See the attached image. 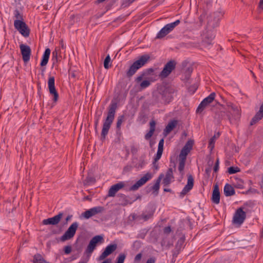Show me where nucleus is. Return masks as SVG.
Here are the masks:
<instances>
[{
    "label": "nucleus",
    "mask_w": 263,
    "mask_h": 263,
    "mask_svg": "<svg viewBox=\"0 0 263 263\" xmlns=\"http://www.w3.org/2000/svg\"><path fill=\"white\" fill-rule=\"evenodd\" d=\"M117 190L115 189L114 185H112L109 189L108 195V197H114L117 192Z\"/></svg>",
    "instance_id": "79ce46f5"
},
{
    "label": "nucleus",
    "mask_w": 263,
    "mask_h": 263,
    "mask_svg": "<svg viewBox=\"0 0 263 263\" xmlns=\"http://www.w3.org/2000/svg\"><path fill=\"white\" fill-rule=\"evenodd\" d=\"M164 175L162 173L160 174L158 178L156 179L155 184L151 187V190H154L153 194L155 196H157L158 194V191L160 188V183Z\"/></svg>",
    "instance_id": "cd10ccee"
},
{
    "label": "nucleus",
    "mask_w": 263,
    "mask_h": 263,
    "mask_svg": "<svg viewBox=\"0 0 263 263\" xmlns=\"http://www.w3.org/2000/svg\"><path fill=\"white\" fill-rule=\"evenodd\" d=\"M219 133H218L216 135H215L210 139L209 143V147H210L211 151L214 147V144L216 141V139L218 138L219 137Z\"/></svg>",
    "instance_id": "c9c22d12"
},
{
    "label": "nucleus",
    "mask_w": 263,
    "mask_h": 263,
    "mask_svg": "<svg viewBox=\"0 0 263 263\" xmlns=\"http://www.w3.org/2000/svg\"><path fill=\"white\" fill-rule=\"evenodd\" d=\"M150 59V56L148 54L141 55L138 60L134 62L126 72L127 78L132 77L137 71L144 66Z\"/></svg>",
    "instance_id": "20e7f679"
},
{
    "label": "nucleus",
    "mask_w": 263,
    "mask_h": 263,
    "mask_svg": "<svg viewBox=\"0 0 263 263\" xmlns=\"http://www.w3.org/2000/svg\"><path fill=\"white\" fill-rule=\"evenodd\" d=\"M79 240V239H78L77 240V241L76 242V244H75V248L76 249V250L78 252H82V250H83V242H82L81 243L79 244L78 243V241Z\"/></svg>",
    "instance_id": "09e8293b"
},
{
    "label": "nucleus",
    "mask_w": 263,
    "mask_h": 263,
    "mask_svg": "<svg viewBox=\"0 0 263 263\" xmlns=\"http://www.w3.org/2000/svg\"><path fill=\"white\" fill-rule=\"evenodd\" d=\"M85 181L87 184H91L96 181V179L92 176H87L86 178Z\"/></svg>",
    "instance_id": "864d4df0"
},
{
    "label": "nucleus",
    "mask_w": 263,
    "mask_h": 263,
    "mask_svg": "<svg viewBox=\"0 0 263 263\" xmlns=\"http://www.w3.org/2000/svg\"><path fill=\"white\" fill-rule=\"evenodd\" d=\"M177 62L175 60H172L167 62L164 66L162 70L158 74L161 79L166 78L176 68Z\"/></svg>",
    "instance_id": "6e6552de"
},
{
    "label": "nucleus",
    "mask_w": 263,
    "mask_h": 263,
    "mask_svg": "<svg viewBox=\"0 0 263 263\" xmlns=\"http://www.w3.org/2000/svg\"><path fill=\"white\" fill-rule=\"evenodd\" d=\"M180 20H177L176 21H175L174 22H173V23L166 24V26L167 28H168V29L170 30V31H171L172 30H173V29L176 26L180 24Z\"/></svg>",
    "instance_id": "58836bf2"
},
{
    "label": "nucleus",
    "mask_w": 263,
    "mask_h": 263,
    "mask_svg": "<svg viewBox=\"0 0 263 263\" xmlns=\"http://www.w3.org/2000/svg\"><path fill=\"white\" fill-rule=\"evenodd\" d=\"M48 86L50 95L53 96L52 100L56 103L59 98V94L55 87V80L53 76H50L48 81Z\"/></svg>",
    "instance_id": "ddd939ff"
},
{
    "label": "nucleus",
    "mask_w": 263,
    "mask_h": 263,
    "mask_svg": "<svg viewBox=\"0 0 263 263\" xmlns=\"http://www.w3.org/2000/svg\"><path fill=\"white\" fill-rule=\"evenodd\" d=\"M188 155H186V154L182 153V171H183L184 169V167L185 165V163L186 159V157Z\"/></svg>",
    "instance_id": "13d9d810"
},
{
    "label": "nucleus",
    "mask_w": 263,
    "mask_h": 263,
    "mask_svg": "<svg viewBox=\"0 0 263 263\" xmlns=\"http://www.w3.org/2000/svg\"><path fill=\"white\" fill-rule=\"evenodd\" d=\"M215 95V92H212L209 96L204 98L198 106L196 109V112L201 113L202 112L206 106L214 101Z\"/></svg>",
    "instance_id": "4468645a"
},
{
    "label": "nucleus",
    "mask_w": 263,
    "mask_h": 263,
    "mask_svg": "<svg viewBox=\"0 0 263 263\" xmlns=\"http://www.w3.org/2000/svg\"><path fill=\"white\" fill-rule=\"evenodd\" d=\"M187 181L186 184L182 190V196H184L188 193L193 187L194 184V179L192 175L188 174L187 175Z\"/></svg>",
    "instance_id": "a211bd4d"
},
{
    "label": "nucleus",
    "mask_w": 263,
    "mask_h": 263,
    "mask_svg": "<svg viewBox=\"0 0 263 263\" xmlns=\"http://www.w3.org/2000/svg\"><path fill=\"white\" fill-rule=\"evenodd\" d=\"M111 59L109 55H107L104 61V67L105 69H108L109 67L111 66V64L109 63H110Z\"/></svg>",
    "instance_id": "4c0bfd02"
},
{
    "label": "nucleus",
    "mask_w": 263,
    "mask_h": 263,
    "mask_svg": "<svg viewBox=\"0 0 263 263\" xmlns=\"http://www.w3.org/2000/svg\"><path fill=\"white\" fill-rule=\"evenodd\" d=\"M118 108L117 103L111 101L108 108L107 116L103 122L101 134V140H105L108 131L115 119L116 111Z\"/></svg>",
    "instance_id": "f03ea898"
},
{
    "label": "nucleus",
    "mask_w": 263,
    "mask_h": 263,
    "mask_svg": "<svg viewBox=\"0 0 263 263\" xmlns=\"http://www.w3.org/2000/svg\"><path fill=\"white\" fill-rule=\"evenodd\" d=\"M96 248V247L93 245L92 242L89 241V243L85 250V253L88 256L90 255Z\"/></svg>",
    "instance_id": "72a5a7b5"
},
{
    "label": "nucleus",
    "mask_w": 263,
    "mask_h": 263,
    "mask_svg": "<svg viewBox=\"0 0 263 263\" xmlns=\"http://www.w3.org/2000/svg\"><path fill=\"white\" fill-rule=\"evenodd\" d=\"M223 193L226 196L228 197L234 195L235 191L231 185L227 183L224 186Z\"/></svg>",
    "instance_id": "c756f323"
},
{
    "label": "nucleus",
    "mask_w": 263,
    "mask_h": 263,
    "mask_svg": "<svg viewBox=\"0 0 263 263\" xmlns=\"http://www.w3.org/2000/svg\"><path fill=\"white\" fill-rule=\"evenodd\" d=\"M145 162L144 159H140L139 162L136 164L135 167L138 168H142L145 165Z\"/></svg>",
    "instance_id": "de8ad7c7"
},
{
    "label": "nucleus",
    "mask_w": 263,
    "mask_h": 263,
    "mask_svg": "<svg viewBox=\"0 0 263 263\" xmlns=\"http://www.w3.org/2000/svg\"><path fill=\"white\" fill-rule=\"evenodd\" d=\"M60 51V50H57V49H55L52 52V60L53 61V64H54L55 62H58V51Z\"/></svg>",
    "instance_id": "a18cd8bd"
},
{
    "label": "nucleus",
    "mask_w": 263,
    "mask_h": 263,
    "mask_svg": "<svg viewBox=\"0 0 263 263\" xmlns=\"http://www.w3.org/2000/svg\"><path fill=\"white\" fill-rule=\"evenodd\" d=\"M104 241L103 237L102 235H96L94 236L91 240L90 242L92 243L96 247L99 243H102Z\"/></svg>",
    "instance_id": "473e14b6"
},
{
    "label": "nucleus",
    "mask_w": 263,
    "mask_h": 263,
    "mask_svg": "<svg viewBox=\"0 0 263 263\" xmlns=\"http://www.w3.org/2000/svg\"><path fill=\"white\" fill-rule=\"evenodd\" d=\"M178 121L176 120H173L169 122L163 130V134L167 136L177 125Z\"/></svg>",
    "instance_id": "5701e85b"
},
{
    "label": "nucleus",
    "mask_w": 263,
    "mask_h": 263,
    "mask_svg": "<svg viewBox=\"0 0 263 263\" xmlns=\"http://www.w3.org/2000/svg\"><path fill=\"white\" fill-rule=\"evenodd\" d=\"M171 232V228L170 226L166 227L163 229V232L165 234H168Z\"/></svg>",
    "instance_id": "69168bd1"
},
{
    "label": "nucleus",
    "mask_w": 263,
    "mask_h": 263,
    "mask_svg": "<svg viewBox=\"0 0 263 263\" xmlns=\"http://www.w3.org/2000/svg\"><path fill=\"white\" fill-rule=\"evenodd\" d=\"M235 187L237 189H242L244 188L243 181L241 179H236Z\"/></svg>",
    "instance_id": "37998d69"
},
{
    "label": "nucleus",
    "mask_w": 263,
    "mask_h": 263,
    "mask_svg": "<svg viewBox=\"0 0 263 263\" xmlns=\"http://www.w3.org/2000/svg\"><path fill=\"white\" fill-rule=\"evenodd\" d=\"M14 26L23 36L27 37L29 36L30 29L24 21L15 20Z\"/></svg>",
    "instance_id": "9d476101"
},
{
    "label": "nucleus",
    "mask_w": 263,
    "mask_h": 263,
    "mask_svg": "<svg viewBox=\"0 0 263 263\" xmlns=\"http://www.w3.org/2000/svg\"><path fill=\"white\" fill-rule=\"evenodd\" d=\"M206 13L204 11L198 18L199 21L195 22L192 16L189 15L184 21L183 27L186 30L192 31L199 29L202 25L203 20L205 18Z\"/></svg>",
    "instance_id": "7ed1b4c3"
},
{
    "label": "nucleus",
    "mask_w": 263,
    "mask_h": 263,
    "mask_svg": "<svg viewBox=\"0 0 263 263\" xmlns=\"http://www.w3.org/2000/svg\"><path fill=\"white\" fill-rule=\"evenodd\" d=\"M150 85H151V82L149 81L144 80L143 81H142L141 83L140 86L141 88H145L148 87Z\"/></svg>",
    "instance_id": "3c124183"
},
{
    "label": "nucleus",
    "mask_w": 263,
    "mask_h": 263,
    "mask_svg": "<svg viewBox=\"0 0 263 263\" xmlns=\"http://www.w3.org/2000/svg\"><path fill=\"white\" fill-rule=\"evenodd\" d=\"M115 189L118 191L124 186V183L123 182H119L114 185H113Z\"/></svg>",
    "instance_id": "5fc2aeb1"
},
{
    "label": "nucleus",
    "mask_w": 263,
    "mask_h": 263,
    "mask_svg": "<svg viewBox=\"0 0 263 263\" xmlns=\"http://www.w3.org/2000/svg\"><path fill=\"white\" fill-rule=\"evenodd\" d=\"M152 165L153 168L154 169L155 172L159 170V166L158 161H155V160H153Z\"/></svg>",
    "instance_id": "052dcab7"
},
{
    "label": "nucleus",
    "mask_w": 263,
    "mask_h": 263,
    "mask_svg": "<svg viewBox=\"0 0 263 263\" xmlns=\"http://www.w3.org/2000/svg\"><path fill=\"white\" fill-rule=\"evenodd\" d=\"M153 177V175L150 173H147L141 178L138 181H137L134 185L131 186L129 188V191H136L140 186L144 185L147 181L151 179Z\"/></svg>",
    "instance_id": "2eb2a0df"
},
{
    "label": "nucleus",
    "mask_w": 263,
    "mask_h": 263,
    "mask_svg": "<svg viewBox=\"0 0 263 263\" xmlns=\"http://www.w3.org/2000/svg\"><path fill=\"white\" fill-rule=\"evenodd\" d=\"M23 60L25 63L28 62L30 59L31 50L30 47L27 45L22 44L20 46Z\"/></svg>",
    "instance_id": "dca6fc26"
},
{
    "label": "nucleus",
    "mask_w": 263,
    "mask_h": 263,
    "mask_svg": "<svg viewBox=\"0 0 263 263\" xmlns=\"http://www.w3.org/2000/svg\"><path fill=\"white\" fill-rule=\"evenodd\" d=\"M194 143L195 141L193 139H189L186 142L183 147H182V152L183 151V154L184 153L186 154V155H189V154L192 150Z\"/></svg>",
    "instance_id": "393cba45"
},
{
    "label": "nucleus",
    "mask_w": 263,
    "mask_h": 263,
    "mask_svg": "<svg viewBox=\"0 0 263 263\" xmlns=\"http://www.w3.org/2000/svg\"><path fill=\"white\" fill-rule=\"evenodd\" d=\"M82 215L86 219H89L93 216L90 209L83 213Z\"/></svg>",
    "instance_id": "49530a36"
},
{
    "label": "nucleus",
    "mask_w": 263,
    "mask_h": 263,
    "mask_svg": "<svg viewBox=\"0 0 263 263\" xmlns=\"http://www.w3.org/2000/svg\"><path fill=\"white\" fill-rule=\"evenodd\" d=\"M181 173V150L177 149L170 157V168L176 170V167Z\"/></svg>",
    "instance_id": "1a4fd4ad"
},
{
    "label": "nucleus",
    "mask_w": 263,
    "mask_h": 263,
    "mask_svg": "<svg viewBox=\"0 0 263 263\" xmlns=\"http://www.w3.org/2000/svg\"><path fill=\"white\" fill-rule=\"evenodd\" d=\"M220 194L219 187L217 184L214 185V189L212 192L211 200L212 202L216 204L220 202Z\"/></svg>",
    "instance_id": "412c9836"
},
{
    "label": "nucleus",
    "mask_w": 263,
    "mask_h": 263,
    "mask_svg": "<svg viewBox=\"0 0 263 263\" xmlns=\"http://www.w3.org/2000/svg\"><path fill=\"white\" fill-rule=\"evenodd\" d=\"M149 130L144 136L146 140H149L153 136L156 128V122L155 120H151L149 122Z\"/></svg>",
    "instance_id": "a878e982"
},
{
    "label": "nucleus",
    "mask_w": 263,
    "mask_h": 263,
    "mask_svg": "<svg viewBox=\"0 0 263 263\" xmlns=\"http://www.w3.org/2000/svg\"><path fill=\"white\" fill-rule=\"evenodd\" d=\"M145 77H146V76L145 74H144V72L143 71L142 72V74L140 76H139L136 79V81L138 83L139 82H140L142 79L143 78H144Z\"/></svg>",
    "instance_id": "0e129e2a"
},
{
    "label": "nucleus",
    "mask_w": 263,
    "mask_h": 263,
    "mask_svg": "<svg viewBox=\"0 0 263 263\" xmlns=\"http://www.w3.org/2000/svg\"><path fill=\"white\" fill-rule=\"evenodd\" d=\"M120 197L119 201L121 202V204L123 206H125L128 204H130L137 199L141 198V196L139 195L135 198H132L124 194H121Z\"/></svg>",
    "instance_id": "aec40b11"
},
{
    "label": "nucleus",
    "mask_w": 263,
    "mask_h": 263,
    "mask_svg": "<svg viewBox=\"0 0 263 263\" xmlns=\"http://www.w3.org/2000/svg\"><path fill=\"white\" fill-rule=\"evenodd\" d=\"M254 202L251 201H247L244 203V205L249 206L250 207L252 206L253 205H254Z\"/></svg>",
    "instance_id": "774afa93"
},
{
    "label": "nucleus",
    "mask_w": 263,
    "mask_h": 263,
    "mask_svg": "<svg viewBox=\"0 0 263 263\" xmlns=\"http://www.w3.org/2000/svg\"><path fill=\"white\" fill-rule=\"evenodd\" d=\"M222 16V14L219 11L211 13L207 16V24L205 29L210 31H214L219 24V21Z\"/></svg>",
    "instance_id": "39448f33"
},
{
    "label": "nucleus",
    "mask_w": 263,
    "mask_h": 263,
    "mask_svg": "<svg viewBox=\"0 0 263 263\" xmlns=\"http://www.w3.org/2000/svg\"><path fill=\"white\" fill-rule=\"evenodd\" d=\"M126 258V255L124 253H120L117 258L116 263H124Z\"/></svg>",
    "instance_id": "a19ab883"
},
{
    "label": "nucleus",
    "mask_w": 263,
    "mask_h": 263,
    "mask_svg": "<svg viewBox=\"0 0 263 263\" xmlns=\"http://www.w3.org/2000/svg\"><path fill=\"white\" fill-rule=\"evenodd\" d=\"M156 69H154L153 68H149L145 69L143 71L144 74L146 76H151L148 79L152 82L157 80V78L158 77V75L155 72Z\"/></svg>",
    "instance_id": "b1692460"
},
{
    "label": "nucleus",
    "mask_w": 263,
    "mask_h": 263,
    "mask_svg": "<svg viewBox=\"0 0 263 263\" xmlns=\"http://www.w3.org/2000/svg\"><path fill=\"white\" fill-rule=\"evenodd\" d=\"M201 46L205 48L209 47L212 45L213 40L215 36V32L205 29L201 34Z\"/></svg>",
    "instance_id": "0eeeda50"
},
{
    "label": "nucleus",
    "mask_w": 263,
    "mask_h": 263,
    "mask_svg": "<svg viewBox=\"0 0 263 263\" xmlns=\"http://www.w3.org/2000/svg\"><path fill=\"white\" fill-rule=\"evenodd\" d=\"M158 93L161 99L165 102H170L173 98L172 95L175 92V89L172 86L160 85L157 87Z\"/></svg>",
    "instance_id": "423d86ee"
},
{
    "label": "nucleus",
    "mask_w": 263,
    "mask_h": 263,
    "mask_svg": "<svg viewBox=\"0 0 263 263\" xmlns=\"http://www.w3.org/2000/svg\"><path fill=\"white\" fill-rule=\"evenodd\" d=\"M78 226L79 223L77 222H73L61 237V240L64 241L72 238L74 236Z\"/></svg>",
    "instance_id": "9b49d317"
},
{
    "label": "nucleus",
    "mask_w": 263,
    "mask_h": 263,
    "mask_svg": "<svg viewBox=\"0 0 263 263\" xmlns=\"http://www.w3.org/2000/svg\"><path fill=\"white\" fill-rule=\"evenodd\" d=\"M211 171H212V164L211 165L209 164V166L208 167H206L205 170V175L206 176V177L207 178H209V177H210Z\"/></svg>",
    "instance_id": "603ef678"
},
{
    "label": "nucleus",
    "mask_w": 263,
    "mask_h": 263,
    "mask_svg": "<svg viewBox=\"0 0 263 263\" xmlns=\"http://www.w3.org/2000/svg\"><path fill=\"white\" fill-rule=\"evenodd\" d=\"M175 171V170L169 167L162 181V183L164 186H168L171 183L174 179L173 172Z\"/></svg>",
    "instance_id": "4be33fe9"
},
{
    "label": "nucleus",
    "mask_w": 263,
    "mask_h": 263,
    "mask_svg": "<svg viewBox=\"0 0 263 263\" xmlns=\"http://www.w3.org/2000/svg\"><path fill=\"white\" fill-rule=\"evenodd\" d=\"M63 215V213L60 212L58 215L53 217L44 219L42 221V223L44 225H56L59 223Z\"/></svg>",
    "instance_id": "f3484780"
},
{
    "label": "nucleus",
    "mask_w": 263,
    "mask_h": 263,
    "mask_svg": "<svg viewBox=\"0 0 263 263\" xmlns=\"http://www.w3.org/2000/svg\"><path fill=\"white\" fill-rule=\"evenodd\" d=\"M33 263H49V262H48L46 260H45L44 258L42 257V256L39 253L35 254L33 256Z\"/></svg>",
    "instance_id": "2f4dec72"
},
{
    "label": "nucleus",
    "mask_w": 263,
    "mask_h": 263,
    "mask_svg": "<svg viewBox=\"0 0 263 263\" xmlns=\"http://www.w3.org/2000/svg\"><path fill=\"white\" fill-rule=\"evenodd\" d=\"M149 130L144 136L146 140H149L153 136L156 128V122L155 120H151L149 122Z\"/></svg>",
    "instance_id": "bb28decb"
},
{
    "label": "nucleus",
    "mask_w": 263,
    "mask_h": 263,
    "mask_svg": "<svg viewBox=\"0 0 263 263\" xmlns=\"http://www.w3.org/2000/svg\"><path fill=\"white\" fill-rule=\"evenodd\" d=\"M72 251V248L71 246H66L64 248V253L65 254H69Z\"/></svg>",
    "instance_id": "bf43d9fd"
},
{
    "label": "nucleus",
    "mask_w": 263,
    "mask_h": 263,
    "mask_svg": "<svg viewBox=\"0 0 263 263\" xmlns=\"http://www.w3.org/2000/svg\"><path fill=\"white\" fill-rule=\"evenodd\" d=\"M193 71V65L192 62L187 60L182 62V81L184 83L187 91L190 95L194 93L198 88L197 85L193 83V79L191 78Z\"/></svg>",
    "instance_id": "f257e3e1"
},
{
    "label": "nucleus",
    "mask_w": 263,
    "mask_h": 263,
    "mask_svg": "<svg viewBox=\"0 0 263 263\" xmlns=\"http://www.w3.org/2000/svg\"><path fill=\"white\" fill-rule=\"evenodd\" d=\"M162 153L163 150L158 149L157 154L154 158V160H155V161H158V160L161 158Z\"/></svg>",
    "instance_id": "8fccbe9b"
},
{
    "label": "nucleus",
    "mask_w": 263,
    "mask_h": 263,
    "mask_svg": "<svg viewBox=\"0 0 263 263\" xmlns=\"http://www.w3.org/2000/svg\"><path fill=\"white\" fill-rule=\"evenodd\" d=\"M50 49L49 48H46L43 53L42 56V60L40 63V65L42 67L46 66L49 59L50 54Z\"/></svg>",
    "instance_id": "c85d7f7f"
},
{
    "label": "nucleus",
    "mask_w": 263,
    "mask_h": 263,
    "mask_svg": "<svg viewBox=\"0 0 263 263\" xmlns=\"http://www.w3.org/2000/svg\"><path fill=\"white\" fill-rule=\"evenodd\" d=\"M164 139H161L159 142L158 149L163 151Z\"/></svg>",
    "instance_id": "680f3d73"
},
{
    "label": "nucleus",
    "mask_w": 263,
    "mask_h": 263,
    "mask_svg": "<svg viewBox=\"0 0 263 263\" xmlns=\"http://www.w3.org/2000/svg\"><path fill=\"white\" fill-rule=\"evenodd\" d=\"M142 254L141 253H138L136 255L134 258V261L135 262H139L141 260L142 258Z\"/></svg>",
    "instance_id": "e2e57ef3"
},
{
    "label": "nucleus",
    "mask_w": 263,
    "mask_h": 263,
    "mask_svg": "<svg viewBox=\"0 0 263 263\" xmlns=\"http://www.w3.org/2000/svg\"><path fill=\"white\" fill-rule=\"evenodd\" d=\"M246 218V213L243 211L242 208H239L235 211L233 218V223L241 224Z\"/></svg>",
    "instance_id": "f8f14e48"
},
{
    "label": "nucleus",
    "mask_w": 263,
    "mask_h": 263,
    "mask_svg": "<svg viewBox=\"0 0 263 263\" xmlns=\"http://www.w3.org/2000/svg\"><path fill=\"white\" fill-rule=\"evenodd\" d=\"M133 2L131 0H124L122 3L121 6L123 8L127 7L129 6Z\"/></svg>",
    "instance_id": "4d7b16f0"
},
{
    "label": "nucleus",
    "mask_w": 263,
    "mask_h": 263,
    "mask_svg": "<svg viewBox=\"0 0 263 263\" xmlns=\"http://www.w3.org/2000/svg\"><path fill=\"white\" fill-rule=\"evenodd\" d=\"M14 17L15 18V20H23V13L21 10L18 9H15L13 12Z\"/></svg>",
    "instance_id": "f704fd0d"
},
{
    "label": "nucleus",
    "mask_w": 263,
    "mask_h": 263,
    "mask_svg": "<svg viewBox=\"0 0 263 263\" xmlns=\"http://www.w3.org/2000/svg\"><path fill=\"white\" fill-rule=\"evenodd\" d=\"M231 108L232 110H234V111L237 115H239V110L237 108V107L235 106H233L232 105L231 106Z\"/></svg>",
    "instance_id": "338daca9"
},
{
    "label": "nucleus",
    "mask_w": 263,
    "mask_h": 263,
    "mask_svg": "<svg viewBox=\"0 0 263 263\" xmlns=\"http://www.w3.org/2000/svg\"><path fill=\"white\" fill-rule=\"evenodd\" d=\"M92 212V215L94 216L97 214L100 213L104 210L103 206H95L90 209Z\"/></svg>",
    "instance_id": "e433bc0d"
},
{
    "label": "nucleus",
    "mask_w": 263,
    "mask_h": 263,
    "mask_svg": "<svg viewBox=\"0 0 263 263\" xmlns=\"http://www.w3.org/2000/svg\"><path fill=\"white\" fill-rule=\"evenodd\" d=\"M219 168V159L217 158L216 162L213 167V171L214 173H217Z\"/></svg>",
    "instance_id": "6e6d98bb"
},
{
    "label": "nucleus",
    "mask_w": 263,
    "mask_h": 263,
    "mask_svg": "<svg viewBox=\"0 0 263 263\" xmlns=\"http://www.w3.org/2000/svg\"><path fill=\"white\" fill-rule=\"evenodd\" d=\"M117 249V245L116 243L110 244L108 245L105 249L104 251L100 255L99 259L103 260L107 256L113 253Z\"/></svg>",
    "instance_id": "6ab92c4d"
},
{
    "label": "nucleus",
    "mask_w": 263,
    "mask_h": 263,
    "mask_svg": "<svg viewBox=\"0 0 263 263\" xmlns=\"http://www.w3.org/2000/svg\"><path fill=\"white\" fill-rule=\"evenodd\" d=\"M124 115L120 116L118 117L116 126L117 128H121V126L124 120Z\"/></svg>",
    "instance_id": "c03bdc74"
},
{
    "label": "nucleus",
    "mask_w": 263,
    "mask_h": 263,
    "mask_svg": "<svg viewBox=\"0 0 263 263\" xmlns=\"http://www.w3.org/2000/svg\"><path fill=\"white\" fill-rule=\"evenodd\" d=\"M240 170L238 167L230 166L228 168V172L230 174H233L238 172H239Z\"/></svg>",
    "instance_id": "ea45409f"
},
{
    "label": "nucleus",
    "mask_w": 263,
    "mask_h": 263,
    "mask_svg": "<svg viewBox=\"0 0 263 263\" xmlns=\"http://www.w3.org/2000/svg\"><path fill=\"white\" fill-rule=\"evenodd\" d=\"M170 30L168 29L166 25H165L157 33L156 38L157 39H161L165 36H166L167 34L170 32Z\"/></svg>",
    "instance_id": "7c9ffc66"
}]
</instances>
